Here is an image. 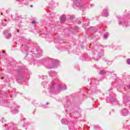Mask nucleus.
<instances>
[{
    "instance_id": "1",
    "label": "nucleus",
    "mask_w": 130,
    "mask_h": 130,
    "mask_svg": "<svg viewBox=\"0 0 130 130\" xmlns=\"http://www.w3.org/2000/svg\"><path fill=\"white\" fill-rule=\"evenodd\" d=\"M44 60L47 62L49 61L51 62L50 64H46V68L49 69V70L51 69H56L58 67V60L56 59H53L51 58H45Z\"/></svg>"
},
{
    "instance_id": "2",
    "label": "nucleus",
    "mask_w": 130,
    "mask_h": 130,
    "mask_svg": "<svg viewBox=\"0 0 130 130\" xmlns=\"http://www.w3.org/2000/svg\"><path fill=\"white\" fill-rule=\"evenodd\" d=\"M95 49L94 50V51L92 52L93 55H95V54H97L96 57H93V58L94 59H96L97 61H98L99 59H100L101 58L102 56H103L104 55V52L103 50H102L100 49V48H98V47L95 48Z\"/></svg>"
},
{
    "instance_id": "3",
    "label": "nucleus",
    "mask_w": 130,
    "mask_h": 130,
    "mask_svg": "<svg viewBox=\"0 0 130 130\" xmlns=\"http://www.w3.org/2000/svg\"><path fill=\"white\" fill-rule=\"evenodd\" d=\"M74 4V8L77 7L79 8L80 10H84L86 8L88 7V6L86 4H81V0H73Z\"/></svg>"
},
{
    "instance_id": "4",
    "label": "nucleus",
    "mask_w": 130,
    "mask_h": 130,
    "mask_svg": "<svg viewBox=\"0 0 130 130\" xmlns=\"http://www.w3.org/2000/svg\"><path fill=\"white\" fill-rule=\"evenodd\" d=\"M42 55V50L40 48L36 49V52L34 51V53L32 55L33 57H40Z\"/></svg>"
},
{
    "instance_id": "5",
    "label": "nucleus",
    "mask_w": 130,
    "mask_h": 130,
    "mask_svg": "<svg viewBox=\"0 0 130 130\" xmlns=\"http://www.w3.org/2000/svg\"><path fill=\"white\" fill-rule=\"evenodd\" d=\"M55 86V83L53 82H52L51 86H50L48 88L49 93H54V92L56 91V89H55V87H54Z\"/></svg>"
},
{
    "instance_id": "6",
    "label": "nucleus",
    "mask_w": 130,
    "mask_h": 130,
    "mask_svg": "<svg viewBox=\"0 0 130 130\" xmlns=\"http://www.w3.org/2000/svg\"><path fill=\"white\" fill-rule=\"evenodd\" d=\"M61 90H67V85L63 83H61L58 85L57 90L58 92H60Z\"/></svg>"
},
{
    "instance_id": "7",
    "label": "nucleus",
    "mask_w": 130,
    "mask_h": 130,
    "mask_svg": "<svg viewBox=\"0 0 130 130\" xmlns=\"http://www.w3.org/2000/svg\"><path fill=\"white\" fill-rule=\"evenodd\" d=\"M23 45L22 46H24V50L27 51L28 49H29V47H28V44H29V40H24L22 41Z\"/></svg>"
},
{
    "instance_id": "8",
    "label": "nucleus",
    "mask_w": 130,
    "mask_h": 130,
    "mask_svg": "<svg viewBox=\"0 0 130 130\" xmlns=\"http://www.w3.org/2000/svg\"><path fill=\"white\" fill-rule=\"evenodd\" d=\"M3 34L4 35H5V37L7 38V39H10V38H11L12 37V34L10 32V30H5L3 32Z\"/></svg>"
},
{
    "instance_id": "9",
    "label": "nucleus",
    "mask_w": 130,
    "mask_h": 130,
    "mask_svg": "<svg viewBox=\"0 0 130 130\" xmlns=\"http://www.w3.org/2000/svg\"><path fill=\"white\" fill-rule=\"evenodd\" d=\"M121 114L122 116H126L128 114V111L125 109L122 110Z\"/></svg>"
},
{
    "instance_id": "10",
    "label": "nucleus",
    "mask_w": 130,
    "mask_h": 130,
    "mask_svg": "<svg viewBox=\"0 0 130 130\" xmlns=\"http://www.w3.org/2000/svg\"><path fill=\"white\" fill-rule=\"evenodd\" d=\"M11 109L13 113H18V110L16 106L12 107Z\"/></svg>"
},
{
    "instance_id": "11",
    "label": "nucleus",
    "mask_w": 130,
    "mask_h": 130,
    "mask_svg": "<svg viewBox=\"0 0 130 130\" xmlns=\"http://www.w3.org/2000/svg\"><path fill=\"white\" fill-rule=\"evenodd\" d=\"M8 22H7V19H3L1 21V26H3L4 27H6L7 26V24Z\"/></svg>"
},
{
    "instance_id": "12",
    "label": "nucleus",
    "mask_w": 130,
    "mask_h": 130,
    "mask_svg": "<svg viewBox=\"0 0 130 130\" xmlns=\"http://www.w3.org/2000/svg\"><path fill=\"white\" fill-rule=\"evenodd\" d=\"M49 76H50L51 77H53V78H54V77H56V73L54 72L53 71H50L49 72Z\"/></svg>"
},
{
    "instance_id": "13",
    "label": "nucleus",
    "mask_w": 130,
    "mask_h": 130,
    "mask_svg": "<svg viewBox=\"0 0 130 130\" xmlns=\"http://www.w3.org/2000/svg\"><path fill=\"white\" fill-rule=\"evenodd\" d=\"M103 15H104L105 17H107L108 16V10L107 9H104Z\"/></svg>"
},
{
    "instance_id": "14",
    "label": "nucleus",
    "mask_w": 130,
    "mask_h": 130,
    "mask_svg": "<svg viewBox=\"0 0 130 130\" xmlns=\"http://www.w3.org/2000/svg\"><path fill=\"white\" fill-rule=\"evenodd\" d=\"M61 122L63 124H67V123H68V121H67V119H62Z\"/></svg>"
},
{
    "instance_id": "15",
    "label": "nucleus",
    "mask_w": 130,
    "mask_h": 130,
    "mask_svg": "<svg viewBox=\"0 0 130 130\" xmlns=\"http://www.w3.org/2000/svg\"><path fill=\"white\" fill-rule=\"evenodd\" d=\"M72 29H69V28H66L64 30L63 32L64 33H68V34H69V33H70V32H71Z\"/></svg>"
},
{
    "instance_id": "16",
    "label": "nucleus",
    "mask_w": 130,
    "mask_h": 130,
    "mask_svg": "<svg viewBox=\"0 0 130 130\" xmlns=\"http://www.w3.org/2000/svg\"><path fill=\"white\" fill-rule=\"evenodd\" d=\"M0 55H1V56L5 57L6 56V52L1 51H0Z\"/></svg>"
},
{
    "instance_id": "17",
    "label": "nucleus",
    "mask_w": 130,
    "mask_h": 130,
    "mask_svg": "<svg viewBox=\"0 0 130 130\" xmlns=\"http://www.w3.org/2000/svg\"><path fill=\"white\" fill-rule=\"evenodd\" d=\"M110 101L111 102H115V101H116V99L115 98L112 96L110 98Z\"/></svg>"
},
{
    "instance_id": "18",
    "label": "nucleus",
    "mask_w": 130,
    "mask_h": 130,
    "mask_svg": "<svg viewBox=\"0 0 130 130\" xmlns=\"http://www.w3.org/2000/svg\"><path fill=\"white\" fill-rule=\"evenodd\" d=\"M75 18V15H68V18L70 19V20H72V19H74Z\"/></svg>"
},
{
    "instance_id": "19",
    "label": "nucleus",
    "mask_w": 130,
    "mask_h": 130,
    "mask_svg": "<svg viewBox=\"0 0 130 130\" xmlns=\"http://www.w3.org/2000/svg\"><path fill=\"white\" fill-rule=\"evenodd\" d=\"M64 20H66V17L64 16H62L61 17V23H63L64 22Z\"/></svg>"
},
{
    "instance_id": "20",
    "label": "nucleus",
    "mask_w": 130,
    "mask_h": 130,
    "mask_svg": "<svg viewBox=\"0 0 130 130\" xmlns=\"http://www.w3.org/2000/svg\"><path fill=\"white\" fill-rule=\"evenodd\" d=\"M70 104H71V102H68L67 103H66V104H64V106L65 107H69Z\"/></svg>"
},
{
    "instance_id": "21",
    "label": "nucleus",
    "mask_w": 130,
    "mask_h": 130,
    "mask_svg": "<svg viewBox=\"0 0 130 130\" xmlns=\"http://www.w3.org/2000/svg\"><path fill=\"white\" fill-rule=\"evenodd\" d=\"M20 20H21V17L16 16L15 17V21H19Z\"/></svg>"
},
{
    "instance_id": "22",
    "label": "nucleus",
    "mask_w": 130,
    "mask_h": 130,
    "mask_svg": "<svg viewBox=\"0 0 130 130\" xmlns=\"http://www.w3.org/2000/svg\"><path fill=\"white\" fill-rule=\"evenodd\" d=\"M105 73H106V72H105V70H102L100 72V75H104V74H105Z\"/></svg>"
},
{
    "instance_id": "23",
    "label": "nucleus",
    "mask_w": 130,
    "mask_h": 130,
    "mask_svg": "<svg viewBox=\"0 0 130 130\" xmlns=\"http://www.w3.org/2000/svg\"><path fill=\"white\" fill-rule=\"evenodd\" d=\"M5 130H9V126L8 125H7L6 124H5Z\"/></svg>"
},
{
    "instance_id": "24",
    "label": "nucleus",
    "mask_w": 130,
    "mask_h": 130,
    "mask_svg": "<svg viewBox=\"0 0 130 130\" xmlns=\"http://www.w3.org/2000/svg\"><path fill=\"white\" fill-rule=\"evenodd\" d=\"M126 63L127 64H130V58H128L126 60Z\"/></svg>"
},
{
    "instance_id": "25",
    "label": "nucleus",
    "mask_w": 130,
    "mask_h": 130,
    "mask_svg": "<svg viewBox=\"0 0 130 130\" xmlns=\"http://www.w3.org/2000/svg\"><path fill=\"white\" fill-rule=\"evenodd\" d=\"M122 24H125V22L120 21L119 22V25H122Z\"/></svg>"
},
{
    "instance_id": "26",
    "label": "nucleus",
    "mask_w": 130,
    "mask_h": 130,
    "mask_svg": "<svg viewBox=\"0 0 130 130\" xmlns=\"http://www.w3.org/2000/svg\"><path fill=\"white\" fill-rule=\"evenodd\" d=\"M104 37L105 38V39H106L107 38H108V36H107V35L105 34L104 36Z\"/></svg>"
},
{
    "instance_id": "27",
    "label": "nucleus",
    "mask_w": 130,
    "mask_h": 130,
    "mask_svg": "<svg viewBox=\"0 0 130 130\" xmlns=\"http://www.w3.org/2000/svg\"><path fill=\"white\" fill-rule=\"evenodd\" d=\"M128 101H129V100H126L125 99H124V103H125V102H127Z\"/></svg>"
},
{
    "instance_id": "28",
    "label": "nucleus",
    "mask_w": 130,
    "mask_h": 130,
    "mask_svg": "<svg viewBox=\"0 0 130 130\" xmlns=\"http://www.w3.org/2000/svg\"><path fill=\"white\" fill-rule=\"evenodd\" d=\"M57 41H58V39H55L54 40V42H55V43H57Z\"/></svg>"
},
{
    "instance_id": "29",
    "label": "nucleus",
    "mask_w": 130,
    "mask_h": 130,
    "mask_svg": "<svg viewBox=\"0 0 130 130\" xmlns=\"http://www.w3.org/2000/svg\"><path fill=\"white\" fill-rule=\"evenodd\" d=\"M18 71H19V72H23V69H22V68L19 69H18Z\"/></svg>"
},
{
    "instance_id": "30",
    "label": "nucleus",
    "mask_w": 130,
    "mask_h": 130,
    "mask_svg": "<svg viewBox=\"0 0 130 130\" xmlns=\"http://www.w3.org/2000/svg\"><path fill=\"white\" fill-rule=\"evenodd\" d=\"M31 23H32V24H36V21L33 20V21L31 22Z\"/></svg>"
},
{
    "instance_id": "31",
    "label": "nucleus",
    "mask_w": 130,
    "mask_h": 130,
    "mask_svg": "<svg viewBox=\"0 0 130 130\" xmlns=\"http://www.w3.org/2000/svg\"><path fill=\"white\" fill-rule=\"evenodd\" d=\"M23 126H24V127H25V129H27V128H28L27 126H26V125H25V124L23 125Z\"/></svg>"
},
{
    "instance_id": "32",
    "label": "nucleus",
    "mask_w": 130,
    "mask_h": 130,
    "mask_svg": "<svg viewBox=\"0 0 130 130\" xmlns=\"http://www.w3.org/2000/svg\"><path fill=\"white\" fill-rule=\"evenodd\" d=\"M54 4V2L52 1V3H50V5L51 6H52Z\"/></svg>"
},
{
    "instance_id": "33",
    "label": "nucleus",
    "mask_w": 130,
    "mask_h": 130,
    "mask_svg": "<svg viewBox=\"0 0 130 130\" xmlns=\"http://www.w3.org/2000/svg\"><path fill=\"white\" fill-rule=\"evenodd\" d=\"M81 21H80V20H78V23L80 25V24H81Z\"/></svg>"
},
{
    "instance_id": "34",
    "label": "nucleus",
    "mask_w": 130,
    "mask_h": 130,
    "mask_svg": "<svg viewBox=\"0 0 130 130\" xmlns=\"http://www.w3.org/2000/svg\"><path fill=\"white\" fill-rule=\"evenodd\" d=\"M108 64H111V62L109 61V62L107 63Z\"/></svg>"
},
{
    "instance_id": "35",
    "label": "nucleus",
    "mask_w": 130,
    "mask_h": 130,
    "mask_svg": "<svg viewBox=\"0 0 130 130\" xmlns=\"http://www.w3.org/2000/svg\"><path fill=\"white\" fill-rule=\"evenodd\" d=\"M4 120H5V119L4 118H2V123L4 122Z\"/></svg>"
},
{
    "instance_id": "36",
    "label": "nucleus",
    "mask_w": 130,
    "mask_h": 130,
    "mask_svg": "<svg viewBox=\"0 0 130 130\" xmlns=\"http://www.w3.org/2000/svg\"><path fill=\"white\" fill-rule=\"evenodd\" d=\"M46 37H48H48H49V36L48 35H46Z\"/></svg>"
},
{
    "instance_id": "37",
    "label": "nucleus",
    "mask_w": 130,
    "mask_h": 130,
    "mask_svg": "<svg viewBox=\"0 0 130 130\" xmlns=\"http://www.w3.org/2000/svg\"><path fill=\"white\" fill-rule=\"evenodd\" d=\"M17 31L18 33H19V32H20V30L19 29H17Z\"/></svg>"
},
{
    "instance_id": "38",
    "label": "nucleus",
    "mask_w": 130,
    "mask_h": 130,
    "mask_svg": "<svg viewBox=\"0 0 130 130\" xmlns=\"http://www.w3.org/2000/svg\"><path fill=\"white\" fill-rule=\"evenodd\" d=\"M2 80H4V77H1Z\"/></svg>"
},
{
    "instance_id": "39",
    "label": "nucleus",
    "mask_w": 130,
    "mask_h": 130,
    "mask_svg": "<svg viewBox=\"0 0 130 130\" xmlns=\"http://www.w3.org/2000/svg\"><path fill=\"white\" fill-rule=\"evenodd\" d=\"M49 104V103H47L46 105H48Z\"/></svg>"
},
{
    "instance_id": "40",
    "label": "nucleus",
    "mask_w": 130,
    "mask_h": 130,
    "mask_svg": "<svg viewBox=\"0 0 130 130\" xmlns=\"http://www.w3.org/2000/svg\"><path fill=\"white\" fill-rule=\"evenodd\" d=\"M30 8H33V5H30Z\"/></svg>"
},
{
    "instance_id": "41",
    "label": "nucleus",
    "mask_w": 130,
    "mask_h": 130,
    "mask_svg": "<svg viewBox=\"0 0 130 130\" xmlns=\"http://www.w3.org/2000/svg\"><path fill=\"white\" fill-rule=\"evenodd\" d=\"M1 15H3V13L0 12V16H1Z\"/></svg>"
},
{
    "instance_id": "42",
    "label": "nucleus",
    "mask_w": 130,
    "mask_h": 130,
    "mask_svg": "<svg viewBox=\"0 0 130 130\" xmlns=\"http://www.w3.org/2000/svg\"><path fill=\"white\" fill-rule=\"evenodd\" d=\"M128 87H129V89H130V85H128Z\"/></svg>"
},
{
    "instance_id": "43",
    "label": "nucleus",
    "mask_w": 130,
    "mask_h": 130,
    "mask_svg": "<svg viewBox=\"0 0 130 130\" xmlns=\"http://www.w3.org/2000/svg\"><path fill=\"white\" fill-rule=\"evenodd\" d=\"M114 109H113V110H112V111H114Z\"/></svg>"
},
{
    "instance_id": "44",
    "label": "nucleus",
    "mask_w": 130,
    "mask_h": 130,
    "mask_svg": "<svg viewBox=\"0 0 130 130\" xmlns=\"http://www.w3.org/2000/svg\"><path fill=\"white\" fill-rule=\"evenodd\" d=\"M19 2H21V0L19 1Z\"/></svg>"
},
{
    "instance_id": "45",
    "label": "nucleus",
    "mask_w": 130,
    "mask_h": 130,
    "mask_svg": "<svg viewBox=\"0 0 130 130\" xmlns=\"http://www.w3.org/2000/svg\"><path fill=\"white\" fill-rule=\"evenodd\" d=\"M0 78H1V75H0Z\"/></svg>"
}]
</instances>
